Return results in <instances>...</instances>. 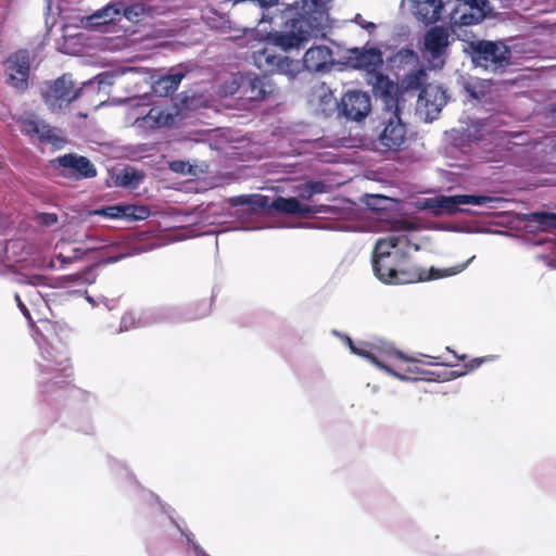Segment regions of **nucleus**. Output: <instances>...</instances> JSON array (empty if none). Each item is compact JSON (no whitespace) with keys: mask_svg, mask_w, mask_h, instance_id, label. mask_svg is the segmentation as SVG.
I'll use <instances>...</instances> for the list:
<instances>
[{"mask_svg":"<svg viewBox=\"0 0 556 556\" xmlns=\"http://www.w3.org/2000/svg\"><path fill=\"white\" fill-rule=\"evenodd\" d=\"M374 90L383 102L381 116L383 129L378 137L379 143L388 150L399 151L406 141L407 130L401 118L397 86L388 76L378 75Z\"/></svg>","mask_w":556,"mask_h":556,"instance_id":"nucleus-1","label":"nucleus"},{"mask_svg":"<svg viewBox=\"0 0 556 556\" xmlns=\"http://www.w3.org/2000/svg\"><path fill=\"white\" fill-rule=\"evenodd\" d=\"M466 51L475 66L486 71L504 70L511 63V51L502 41L483 39L469 41Z\"/></svg>","mask_w":556,"mask_h":556,"instance_id":"nucleus-2","label":"nucleus"},{"mask_svg":"<svg viewBox=\"0 0 556 556\" xmlns=\"http://www.w3.org/2000/svg\"><path fill=\"white\" fill-rule=\"evenodd\" d=\"M81 88H76L70 74H64L41 88V97L51 112H60L79 98Z\"/></svg>","mask_w":556,"mask_h":556,"instance_id":"nucleus-3","label":"nucleus"},{"mask_svg":"<svg viewBox=\"0 0 556 556\" xmlns=\"http://www.w3.org/2000/svg\"><path fill=\"white\" fill-rule=\"evenodd\" d=\"M179 116L180 111L177 105L142 106L132 126L143 131L170 128L177 125Z\"/></svg>","mask_w":556,"mask_h":556,"instance_id":"nucleus-4","label":"nucleus"},{"mask_svg":"<svg viewBox=\"0 0 556 556\" xmlns=\"http://www.w3.org/2000/svg\"><path fill=\"white\" fill-rule=\"evenodd\" d=\"M253 63L266 76L273 74L286 75L293 79L301 72V63L289 56L278 55L271 48H264L252 53Z\"/></svg>","mask_w":556,"mask_h":556,"instance_id":"nucleus-5","label":"nucleus"},{"mask_svg":"<svg viewBox=\"0 0 556 556\" xmlns=\"http://www.w3.org/2000/svg\"><path fill=\"white\" fill-rule=\"evenodd\" d=\"M493 201L489 195L476 194H456V195H438L425 199L422 207L429 210L434 216L454 215L463 212L459 205H484Z\"/></svg>","mask_w":556,"mask_h":556,"instance_id":"nucleus-6","label":"nucleus"},{"mask_svg":"<svg viewBox=\"0 0 556 556\" xmlns=\"http://www.w3.org/2000/svg\"><path fill=\"white\" fill-rule=\"evenodd\" d=\"M314 35V27L309 18L304 15L286 22L285 30L274 36V42L283 50L299 48Z\"/></svg>","mask_w":556,"mask_h":556,"instance_id":"nucleus-7","label":"nucleus"},{"mask_svg":"<svg viewBox=\"0 0 556 556\" xmlns=\"http://www.w3.org/2000/svg\"><path fill=\"white\" fill-rule=\"evenodd\" d=\"M466 267V264H460L455 267H451L447 269H437L431 267L429 270L422 268H406L405 265L397 267L394 273V278L390 279L388 283L390 285H406L414 283L418 281H427L431 279H439L446 276H452L463 271Z\"/></svg>","mask_w":556,"mask_h":556,"instance_id":"nucleus-8","label":"nucleus"},{"mask_svg":"<svg viewBox=\"0 0 556 556\" xmlns=\"http://www.w3.org/2000/svg\"><path fill=\"white\" fill-rule=\"evenodd\" d=\"M60 168V175L64 178L81 180L97 176V168L92 162L83 155L67 153L54 160Z\"/></svg>","mask_w":556,"mask_h":556,"instance_id":"nucleus-9","label":"nucleus"},{"mask_svg":"<svg viewBox=\"0 0 556 556\" xmlns=\"http://www.w3.org/2000/svg\"><path fill=\"white\" fill-rule=\"evenodd\" d=\"M338 109L345 118L361 122L371 111L370 96L362 90H349L342 96Z\"/></svg>","mask_w":556,"mask_h":556,"instance_id":"nucleus-10","label":"nucleus"},{"mask_svg":"<svg viewBox=\"0 0 556 556\" xmlns=\"http://www.w3.org/2000/svg\"><path fill=\"white\" fill-rule=\"evenodd\" d=\"M450 29L442 25H434L430 27L424 35L422 53L428 56L430 61H440L444 63V58L447 54L450 47Z\"/></svg>","mask_w":556,"mask_h":556,"instance_id":"nucleus-11","label":"nucleus"},{"mask_svg":"<svg viewBox=\"0 0 556 556\" xmlns=\"http://www.w3.org/2000/svg\"><path fill=\"white\" fill-rule=\"evenodd\" d=\"M8 83L16 90L24 91L28 88L30 61L27 50H20L7 61Z\"/></svg>","mask_w":556,"mask_h":556,"instance_id":"nucleus-12","label":"nucleus"},{"mask_svg":"<svg viewBox=\"0 0 556 556\" xmlns=\"http://www.w3.org/2000/svg\"><path fill=\"white\" fill-rule=\"evenodd\" d=\"M270 206L274 211L289 214V215H299L302 217H312L317 214L328 213L330 212V207L328 205H308L301 203L298 198H283L277 197L275 198Z\"/></svg>","mask_w":556,"mask_h":556,"instance_id":"nucleus-13","label":"nucleus"},{"mask_svg":"<svg viewBox=\"0 0 556 556\" xmlns=\"http://www.w3.org/2000/svg\"><path fill=\"white\" fill-rule=\"evenodd\" d=\"M352 55L350 56L353 66L358 70H364L368 74L372 75L374 81L376 83V77L378 75H383L380 72V68L383 64L382 53L378 48H369V49H353L351 51Z\"/></svg>","mask_w":556,"mask_h":556,"instance_id":"nucleus-14","label":"nucleus"},{"mask_svg":"<svg viewBox=\"0 0 556 556\" xmlns=\"http://www.w3.org/2000/svg\"><path fill=\"white\" fill-rule=\"evenodd\" d=\"M274 91L275 86L266 75L260 77L255 74L244 73L242 98L249 101H261Z\"/></svg>","mask_w":556,"mask_h":556,"instance_id":"nucleus-15","label":"nucleus"},{"mask_svg":"<svg viewBox=\"0 0 556 556\" xmlns=\"http://www.w3.org/2000/svg\"><path fill=\"white\" fill-rule=\"evenodd\" d=\"M93 214L112 219H125L132 222L147 218L150 212L142 205L116 204L94 210Z\"/></svg>","mask_w":556,"mask_h":556,"instance_id":"nucleus-16","label":"nucleus"},{"mask_svg":"<svg viewBox=\"0 0 556 556\" xmlns=\"http://www.w3.org/2000/svg\"><path fill=\"white\" fill-rule=\"evenodd\" d=\"M301 68L318 73L329 70L333 65L332 51L326 46H315L306 50L303 55Z\"/></svg>","mask_w":556,"mask_h":556,"instance_id":"nucleus-17","label":"nucleus"},{"mask_svg":"<svg viewBox=\"0 0 556 556\" xmlns=\"http://www.w3.org/2000/svg\"><path fill=\"white\" fill-rule=\"evenodd\" d=\"M407 260L408 254L406 252H392L389 256L374 258L372 268L375 275L379 280L388 283L390 279L394 278V273L397 267L406 265Z\"/></svg>","mask_w":556,"mask_h":556,"instance_id":"nucleus-18","label":"nucleus"},{"mask_svg":"<svg viewBox=\"0 0 556 556\" xmlns=\"http://www.w3.org/2000/svg\"><path fill=\"white\" fill-rule=\"evenodd\" d=\"M22 131L30 137H37L41 142L55 140L53 128L35 114H26L18 121Z\"/></svg>","mask_w":556,"mask_h":556,"instance_id":"nucleus-19","label":"nucleus"},{"mask_svg":"<svg viewBox=\"0 0 556 556\" xmlns=\"http://www.w3.org/2000/svg\"><path fill=\"white\" fill-rule=\"evenodd\" d=\"M412 3L414 15L425 25L433 24L441 18L442 0H412Z\"/></svg>","mask_w":556,"mask_h":556,"instance_id":"nucleus-20","label":"nucleus"},{"mask_svg":"<svg viewBox=\"0 0 556 556\" xmlns=\"http://www.w3.org/2000/svg\"><path fill=\"white\" fill-rule=\"evenodd\" d=\"M184 77V73L179 71H173L172 73L160 76L156 80H154L152 84V89L159 97H168L178 89V86Z\"/></svg>","mask_w":556,"mask_h":556,"instance_id":"nucleus-21","label":"nucleus"},{"mask_svg":"<svg viewBox=\"0 0 556 556\" xmlns=\"http://www.w3.org/2000/svg\"><path fill=\"white\" fill-rule=\"evenodd\" d=\"M402 241L407 242V237L390 235L386 238L379 239L372 251V260L389 256L392 252H403L397 248Z\"/></svg>","mask_w":556,"mask_h":556,"instance_id":"nucleus-22","label":"nucleus"},{"mask_svg":"<svg viewBox=\"0 0 556 556\" xmlns=\"http://www.w3.org/2000/svg\"><path fill=\"white\" fill-rule=\"evenodd\" d=\"M231 203L233 205H249L254 212L261 211L269 213L274 211L270 206V201L267 195L264 194H251V195H239L235 198Z\"/></svg>","mask_w":556,"mask_h":556,"instance_id":"nucleus-23","label":"nucleus"},{"mask_svg":"<svg viewBox=\"0 0 556 556\" xmlns=\"http://www.w3.org/2000/svg\"><path fill=\"white\" fill-rule=\"evenodd\" d=\"M243 79V73L231 74L227 79H225L219 87L220 96L230 97L236 94L237 92H240V94L242 96Z\"/></svg>","mask_w":556,"mask_h":556,"instance_id":"nucleus-24","label":"nucleus"},{"mask_svg":"<svg viewBox=\"0 0 556 556\" xmlns=\"http://www.w3.org/2000/svg\"><path fill=\"white\" fill-rule=\"evenodd\" d=\"M326 185L323 181H306L295 187L298 200L311 201L315 194L324 193Z\"/></svg>","mask_w":556,"mask_h":556,"instance_id":"nucleus-25","label":"nucleus"},{"mask_svg":"<svg viewBox=\"0 0 556 556\" xmlns=\"http://www.w3.org/2000/svg\"><path fill=\"white\" fill-rule=\"evenodd\" d=\"M143 175L134 168L123 169L115 179V184L119 187L136 188L142 180Z\"/></svg>","mask_w":556,"mask_h":556,"instance_id":"nucleus-26","label":"nucleus"},{"mask_svg":"<svg viewBox=\"0 0 556 556\" xmlns=\"http://www.w3.org/2000/svg\"><path fill=\"white\" fill-rule=\"evenodd\" d=\"M465 88L470 98L481 101L486 98L490 85L485 80H475L468 81Z\"/></svg>","mask_w":556,"mask_h":556,"instance_id":"nucleus-27","label":"nucleus"},{"mask_svg":"<svg viewBox=\"0 0 556 556\" xmlns=\"http://www.w3.org/2000/svg\"><path fill=\"white\" fill-rule=\"evenodd\" d=\"M458 13H460L458 16V23L460 25H466V26L478 24L485 16V12H482L479 10H478V12L464 10L463 7H460V5L456 9V14H458Z\"/></svg>","mask_w":556,"mask_h":556,"instance_id":"nucleus-28","label":"nucleus"},{"mask_svg":"<svg viewBox=\"0 0 556 556\" xmlns=\"http://www.w3.org/2000/svg\"><path fill=\"white\" fill-rule=\"evenodd\" d=\"M348 342L352 353L368 359L369 362H371L372 364L377 365L380 368H383L388 372H393L388 366L382 364L372 352L368 351L367 349L356 348L353 344L352 339L350 338H348Z\"/></svg>","mask_w":556,"mask_h":556,"instance_id":"nucleus-29","label":"nucleus"},{"mask_svg":"<svg viewBox=\"0 0 556 556\" xmlns=\"http://www.w3.org/2000/svg\"><path fill=\"white\" fill-rule=\"evenodd\" d=\"M93 251V249L72 248L68 253H59L56 258L62 265H68L83 258L85 254Z\"/></svg>","mask_w":556,"mask_h":556,"instance_id":"nucleus-30","label":"nucleus"},{"mask_svg":"<svg viewBox=\"0 0 556 556\" xmlns=\"http://www.w3.org/2000/svg\"><path fill=\"white\" fill-rule=\"evenodd\" d=\"M203 18L205 20L206 24L215 29H223L226 27V24L229 23L227 17L225 15H218L216 11L208 10L204 15Z\"/></svg>","mask_w":556,"mask_h":556,"instance_id":"nucleus-31","label":"nucleus"},{"mask_svg":"<svg viewBox=\"0 0 556 556\" xmlns=\"http://www.w3.org/2000/svg\"><path fill=\"white\" fill-rule=\"evenodd\" d=\"M119 14V10L115 5H108L103 10L92 15V18H97L100 24H106L114 21L115 15Z\"/></svg>","mask_w":556,"mask_h":556,"instance_id":"nucleus-32","label":"nucleus"},{"mask_svg":"<svg viewBox=\"0 0 556 556\" xmlns=\"http://www.w3.org/2000/svg\"><path fill=\"white\" fill-rule=\"evenodd\" d=\"M494 358H495V356H493V355L472 358L470 362H468L464 365L465 371H460V372L456 374V376H462L469 371H472V370L477 369L478 367H480L482 364H484L486 362H491Z\"/></svg>","mask_w":556,"mask_h":556,"instance_id":"nucleus-33","label":"nucleus"},{"mask_svg":"<svg viewBox=\"0 0 556 556\" xmlns=\"http://www.w3.org/2000/svg\"><path fill=\"white\" fill-rule=\"evenodd\" d=\"M138 324V319L132 312H126L123 314L119 324L121 331H128L135 328Z\"/></svg>","mask_w":556,"mask_h":556,"instance_id":"nucleus-34","label":"nucleus"},{"mask_svg":"<svg viewBox=\"0 0 556 556\" xmlns=\"http://www.w3.org/2000/svg\"><path fill=\"white\" fill-rule=\"evenodd\" d=\"M36 220L42 226L50 227L59 222V217L55 213H39Z\"/></svg>","mask_w":556,"mask_h":556,"instance_id":"nucleus-35","label":"nucleus"},{"mask_svg":"<svg viewBox=\"0 0 556 556\" xmlns=\"http://www.w3.org/2000/svg\"><path fill=\"white\" fill-rule=\"evenodd\" d=\"M533 216L540 224L556 228V214H554V213H534Z\"/></svg>","mask_w":556,"mask_h":556,"instance_id":"nucleus-36","label":"nucleus"},{"mask_svg":"<svg viewBox=\"0 0 556 556\" xmlns=\"http://www.w3.org/2000/svg\"><path fill=\"white\" fill-rule=\"evenodd\" d=\"M486 3H488V0H465V2L463 4H460V7H463L464 10L476 11V12H478V10H479V11L485 12L484 8H485Z\"/></svg>","mask_w":556,"mask_h":556,"instance_id":"nucleus-37","label":"nucleus"},{"mask_svg":"<svg viewBox=\"0 0 556 556\" xmlns=\"http://www.w3.org/2000/svg\"><path fill=\"white\" fill-rule=\"evenodd\" d=\"M410 363H412V365H409L406 369L407 372H410L414 375H426V374L433 375V372L420 369L419 366L417 365L416 361H410Z\"/></svg>","mask_w":556,"mask_h":556,"instance_id":"nucleus-38","label":"nucleus"},{"mask_svg":"<svg viewBox=\"0 0 556 556\" xmlns=\"http://www.w3.org/2000/svg\"><path fill=\"white\" fill-rule=\"evenodd\" d=\"M15 301L17 303V306L18 308L21 309V312L23 313V315L27 318V319H31V316H30V312L29 309L27 308V306L24 304V302L21 300L20 295L18 294H15Z\"/></svg>","mask_w":556,"mask_h":556,"instance_id":"nucleus-39","label":"nucleus"},{"mask_svg":"<svg viewBox=\"0 0 556 556\" xmlns=\"http://www.w3.org/2000/svg\"><path fill=\"white\" fill-rule=\"evenodd\" d=\"M86 274H75L67 276V279L72 282L83 281L84 283H92L93 280L85 277Z\"/></svg>","mask_w":556,"mask_h":556,"instance_id":"nucleus-40","label":"nucleus"},{"mask_svg":"<svg viewBox=\"0 0 556 556\" xmlns=\"http://www.w3.org/2000/svg\"><path fill=\"white\" fill-rule=\"evenodd\" d=\"M548 116L551 117L554 125H556V102L548 106Z\"/></svg>","mask_w":556,"mask_h":556,"instance_id":"nucleus-41","label":"nucleus"},{"mask_svg":"<svg viewBox=\"0 0 556 556\" xmlns=\"http://www.w3.org/2000/svg\"><path fill=\"white\" fill-rule=\"evenodd\" d=\"M192 548L197 556H208L198 544H192Z\"/></svg>","mask_w":556,"mask_h":556,"instance_id":"nucleus-42","label":"nucleus"},{"mask_svg":"<svg viewBox=\"0 0 556 556\" xmlns=\"http://www.w3.org/2000/svg\"><path fill=\"white\" fill-rule=\"evenodd\" d=\"M430 361L426 362L428 365H440L441 362H439V357L429 356ZM444 365V363H442Z\"/></svg>","mask_w":556,"mask_h":556,"instance_id":"nucleus-43","label":"nucleus"},{"mask_svg":"<svg viewBox=\"0 0 556 556\" xmlns=\"http://www.w3.org/2000/svg\"><path fill=\"white\" fill-rule=\"evenodd\" d=\"M418 80H419V76L418 75L413 76L410 78L409 83H408V86L413 87L414 84L418 85Z\"/></svg>","mask_w":556,"mask_h":556,"instance_id":"nucleus-44","label":"nucleus"},{"mask_svg":"<svg viewBox=\"0 0 556 556\" xmlns=\"http://www.w3.org/2000/svg\"><path fill=\"white\" fill-rule=\"evenodd\" d=\"M401 224L403 225L404 229H412V224L407 220H402Z\"/></svg>","mask_w":556,"mask_h":556,"instance_id":"nucleus-45","label":"nucleus"},{"mask_svg":"<svg viewBox=\"0 0 556 556\" xmlns=\"http://www.w3.org/2000/svg\"><path fill=\"white\" fill-rule=\"evenodd\" d=\"M366 29H374L376 28V25L371 22L366 23L365 25H362Z\"/></svg>","mask_w":556,"mask_h":556,"instance_id":"nucleus-46","label":"nucleus"},{"mask_svg":"<svg viewBox=\"0 0 556 556\" xmlns=\"http://www.w3.org/2000/svg\"><path fill=\"white\" fill-rule=\"evenodd\" d=\"M41 281H42V277H39V276H38V277H34V280H33V282H31V283H33V285H40V283H41Z\"/></svg>","mask_w":556,"mask_h":556,"instance_id":"nucleus-47","label":"nucleus"},{"mask_svg":"<svg viewBox=\"0 0 556 556\" xmlns=\"http://www.w3.org/2000/svg\"><path fill=\"white\" fill-rule=\"evenodd\" d=\"M425 94H427V90H422V91L420 92L419 99H420V100H421V99H424V96H425Z\"/></svg>","mask_w":556,"mask_h":556,"instance_id":"nucleus-48","label":"nucleus"},{"mask_svg":"<svg viewBox=\"0 0 556 556\" xmlns=\"http://www.w3.org/2000/svg\"><path fill=\"white\" fill-rule=\"evenodd\" d=\"M375 200H383L384 198L383 197H380V195H375L372 197Z\"/></svg>","mask_w":556,"mask_h":556,"instance_id":"nucleus-49","label":"nucleus"},{"mask_svg":"<svg viewBox=\"0 0 556 556\" xmlns=\"http://www.w3.org/2000/svg\"><path fill=\"white\" fill-rule=\"evenodd\" d=\"M456 357H457L458 359H460V361H464V359L466 358V355H462V356H457V355H456Z\"/></svg>","mask_w":556,"mask_h":556,"instance_id":"nucleus-50","label":"nucleus"},{"mask_svg":"<svg viewBox=\"0 0 556 556\" xmlns=\"http://www.w3.org/2000/svg\"><path fill=\"white\" fill-rule=\"evenodd\" d=\"M396 354H397V356H399L400 358H403V359L405 358V357H404V355H403L401 352H397Z\"/></svg>","mask_w":556,"mask_h":556,"instance_id":"nucleus-51","label":"nucleus"}]
</instances>
